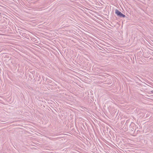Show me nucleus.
Masks as SVG:
<instances>
[{
  "label": "nucleus",
  "mask_w": 153,
  "mask_h": 153,
  "mask_svg": "<svg viewBox=\"0 0 153 153\" xmlns=\"http://www.w3.org/2000/svg\"><path fill=\"white\" fill-rule=\"evenodd\" d=\"M99 69L98 68H96V74H99V73L97 72V71H98L100 72H101L100 71H101L100 70L99 71ZM103 75L101 74V75L96 74V82H100L101 83L103 82L105 79V77L102 76Z\"/></svg>",
  "instance_id": "nucleus-1"
},
{
  "label": "nucleus",
  "mask_w": 153,
  "mask_h": 153,
  "mask_svg": "<svg viewBox=\"0 0 153 153\" xmlns=\"http://www.w3.org/2000/svg\"><path fill=\"white\" fill-rule=\"evenodd\" d=\"M115 13L117 16L120 18H124L126 17V16L125 15L122 13L120 11L117 9L115 10Z\"/></svg>",
  "instance_id": "nucleus-2"
},
{
  "label": "nucleus",
  "mask_w": 153,
  "mask_h": 153,
  "mask_svg": "<svg viewBox=\"0 0 153 153\" xmlns=\"http://www.w3.org/2000/svg\"><path fill=\"white\" fill-rule=\"evenodd\" d=\"M96 50L97 49V48L99 49L100 50H102L98 46L100 47L101 48H102L98 44L96 43Z\"/></svg>",
  "instance_id": "nucleus-3"
},
{
  "label": "nucleus",
  "mask_w": 153,
  "mask_h": 153,
  "mask_svg": "<svg viewBox=\"0 0 153 153\" xmlns=\"http://www.w3.org/2000/svg\"><path fill=\"white\" fill-rule=\"evenodd\" d=\"M97 25H98V24H97L96 23V29H97V30H99L100 28H101Z\"/></svg>",
  "instance_id": "nucleus-4"
},
{
  "label": "nucleus",
  "mask_w": 153,
  "mask_h": 153,
  "mask_svg": "<svg viewBox=\"0 0 153 153\" xmlns=\"http://www.w3.org/2000/svg\"><path fill=\"white\" fill-rule=\"evenodd\" d=\"M98 149L99 150V151H100V152H99V151H98V150L96 148V153H101L102 152H101V151L100 150L99 148H98Z\"/></svg>",
  "instance_id": "nucleus-5"
},
{
  "label": "nucleus",
  "mask_w": 153,
  "mask_h": 153,
  "mask_svg": "<svg viewBox=\"0 0 153 153\" xmlns=\"http://www.w3.org/2000/svg\"><path fill=\"white\" fill-rule=\"evenodd\" d=\"M96 38H97V39H96V42H100V41H102V40H100V39H99L98 38H97V37L96 36Z\"/></svg>",
  "instance_id": "nucleus-6"
},
{
  "label": "nucleus",
  "mask_w": 153,
  "mask_h": 153,
  "mask_svg": "<svg viewBox=\"0 0 153 153\" xmlns=\"http://www.w3.org/2000/svg\"><path fill=\"white\" fill-rule=\"evenodd\" d=\"M96 15L99 16V13H98L97 11H96Z\"/></svg>",
  "instance_id": "nucleus-7"
},
{
  "label": "nucleus",
  "mask_w": 153,
  "mask_h": 153,
  "mask_svg": "<svg viewBox=\"0 0 153 153\" xmlns=\"http://www.w3.org/2000/svg\"><path fill=\"white\" fill-rule=\"evenodd\" d=\"M96 19H99L98 17L97 16H96Z\"/></svg>",
  "instance_id": "nucleus-8"
},
{
  "label": "nucleus",
  "mask_w": 153,
  "mask_h": 153,
  "mask_svg": "<svg viewBox=\"0 0 153 153\" xmlns=\"http://www.w3.org/2000/svg\"><path fill=\"white\" fill-rule=\"evenodd\" d=\"M97 21H97V20H96V22H98H98H97Z\"/></svg>",
  "instance_id": "nucleus-9"
},
{
  "label": "nucleus",
  "mask_w": 153,
  "mask_h": 153,
  "mask_svg": "<svg viewBox=\"0 0 153 153\" xmlns=\"http://www.w3.org/2000/svg\"><path fill=\"white\" fill-rule=\"evenodd\" d=\"M96 131H97V128H96Z\"/></svg>",
  "instance_id": "nucleus-10"
},
{
  "label": "nucleus",
  "mask_w": 153,
  "mask_h": 153,
  "mask_svg": "<svg viewBox=\"0 0 153 153\" xmlns=\"http://www.w3.org/2000/svg\"><path fill=\"white\" fill-rule=\"evenodd\" d=\"M96 8H97V7H98V8H99V7H97V6H96Z\"/></svg>",
  "instance_id": "nucleus-11"
},
{
  "label": "nucleus",
  "mask_w": 153,
  "mask_h": 153,
  "mask_svg": "<svg viewBox=\"0 0 153 153\" xmlns=\"http://www.w3.org/2000/svg\"><path fill=\"white\" fill-rule=\"evenodd\" d=\"M96 5H97V3H96Z\"/></svg>",
  "instance_id": "nucleus-12"
},
{
  "label": "nucleus",
  "mask_w": 153,
  "mask_h": 153,
  "mask_svg": "<svg viewBox=\"0 0 153 153\" xmlns=\"http://www.w3.org/2000/svg\"><path fill=\"white\" fill-rule=\"evenodd\" d=\"M94 133H95V131H94Z\"/></svg>",
  "instance_id": "nucleus-13"
},
{
  "label": "nucleus",
  "mask_w": 153,
  "mask_h": 153,
  "mask_svg": "<svg viewBox=\"0 0 153 153\" xmlns=\"http://www.w3.org/2000/svg\"><path fill=\"white\" fill-rule=\"evenodd\" d=\"M1 14V13H0V15Z\"/></svg>",
  "instance_id": "nucleus-14"
}]
</instances>
